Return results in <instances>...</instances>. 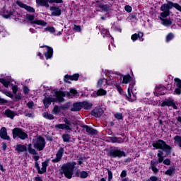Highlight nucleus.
I'll return each mask as SVG.
<instances>
[{"label": "nucleus", "mask_w": 181, "mask_h": 181, "mask_svg": "<svg viewBox=\"0 0 181 181\" xmlns=\"http://www.w3.org/2000/svg\"><path fill=\"white\" fill-rule=\"evenodd\" d=\"M54 97L52 98L49 96H45V98L43 99V103L45 107L47 108L52 103H64V98L63 97H68V98H73V97H76L78 93L76 89L71 88L69 92L65 91H55L54 93Z\"/></svg>", "instance_id": "obj_1"}, {"label": "nucleus", "mask_w": 181, "mask_h": 181, "mask_svg": "<svg viewBox=\"0 0 181 181\" xmlns=\"http://www.w3.org/2000/svg\"><path fill=\"white\" fill-rule=\"evenodd\" d=\"M76 165H77V163L74 161L64 164L61 167L60 174L64 175L65 177L67 179H71L73 177V172L76 168Z\"/></svg>", "instance_id": "obj_2"}, {"label": "nucleus", "mask_w": 181, "mask_h": 181, "mask_svg": "<svg viewBox=\"0 0 181 181\" xmlns=\"http://www.w3.org/2000/svg\"><path fill=\"white\" fill-rule=\"evenodd\" d=\"M153 148H156V149H162L167 155H170L172 148L170 146L166 144V142H165L163 140H158L156 142L153 143Z\"/></svg>", "instance_id": "obj_3"}, {"label": "nucleus", "mask_w": 181, "mask_h": 181, "mask_svg": "<svg viewBox=\"0 0 181 181\" xmlns=\"http://www.w3.org/2000/svg\"><path fill=\"white\" fill-rule=\"evenodd\" d=\"M172 8H175L177 11H179V12H181V6L179 5V4L173 3L172 1H168V4H163L160 6V11H165V13H164V15H170V9Z\"/></svg>", "instance_id": "obj_4"}, {"label": "nucleus", "mask_w": 181, "mask_h": 181, "mask_svg": "<svg viewBox=\"0 0 181 181\" xmlns=\"http://www.w3.org/2000/svg\"><path fill=\"white\" fill-rule=\"evenodd\" d=\"M33 145L37 151H43L46 146V140L42 136L35 137L33 139Z\"/></svg>", "instance_id": "obj_5"}, {"label": "nucleus", "mask_w": 181, "mask_h": 181, "mask_svg": "<svg viewBox=\"0 0 181 181\" xmlns=\"http://www.w3.org/2000/svg\"><path fill=\"white\" fill-rule=\"evenodd\" d=\"M26 19L30 21L31 25H38V26H46L47 23L43 20H35V16L31 14H26Z\"/></svg>", "instance_id": "obj_6"}, {"label": "nucleus", "mask_w": 181, "mask_h": 181, "mask_svg": "<svg viewBox=\"0 0 181 181\" xmlns=\"http://www.w3.org/2000/svg\"><path fill=\"white\" fill-rule=\"evenodd\" d=\"M20 138V139L25 140L28 139V134L22 131V129L15 128L13 129V138Z\"/></svg>", "instance_id": "obj_7"}, {"label": "nucleus", "mask_w": 181, "mask_h": 181, "mask_svg": "<svg viewBox=\"0 0 181 181\" xmlns=\"http://www.w3.org/2000/svg\"><path fill=\"white\" fill-rule=\"evenodd\" d=\"M108 155L110 158H122V156H127V153L124 151L117 148L110 150Z\"/></svg>", "instance_id": "obj_8"}, {"label": "nucleus", "mask_w": 181, "mask_h": 181, "mask_svg": "<svg viewBox=\"0 0 181 181\" xmlns=\"http://www.w3.org/2000/svg\"><path fill=\"white\" fill-rule=\"evenodd\" d=\"M163 11V12L160 13V15L159 17L161 21V25H163V26H170V25H172V23H173V22H172V20L165 18H168V16H169V15L166 16V14H165L166 11Z\"/></svg>", "instance_id": "obj_9"}, {"label": "nucleus", "mask_w": 181, "mask_h": 181, "mask_svg": "<svg viewBox=\"0 0 181 181\" xmlns=\"http://www.w3.org/2000/svg\"><path fill=\"white\" fill-rule=\"evenodd\" d=\"M64 153V148L61 147L56 153V158L52 160V163H59L62 160Z\"/></svg>", "instance_id": "obj_10"}, {"label": "nucleus", "mask_w": 181, "mask_h": 181, "mask_svg": "<svg viewBox=\"0 0 181 181\" xmlns=\"http://www.w3.org/2000/svg\"><path fill=\"white\" fill-rule=\"evenodd\" d=\"M161 107H173L174 110H177V106H176L175 100L172 98L165 99V100L161 103Z\"/></svg>", "instance_id": "obj_11"}, {"label": "nucleus", "mask_w": 181, "mask_h": 181, "mask_svg": "<svg viewBox=\"0 0 181 181\" xmlns=\"http://www.w3.org/2000/svg\"><path fill=\"white\" fill-rule=\"evenodd\" d=\"M95 7L100 9L103 12H110L111 11V7L109 5L100 3L99 1L96 2Z\"/></svg>", "instance_id": "obj_12"}, {"label": "nucleus", "mask_w": 181, "mask_h": 181, "mask_svg": "<svg viewBox=\"0 0 181 181\" xmlns=\"http://www.w3.org/2000/svg\"><path fill=\"white\" fill-rule=\"evenodd\" d=\"M16 4L18 6H20V8H23L24 9H25V11H28V12H31L33 13H35V8H33V7L28 6L23 4L22 1H17Z\"/></svg>", "instance_id": "obj_13"}, {"label": "nucleus", "mask_w": 181, "mask_h": 181, "mask_svg": "<svg viewBox=\"0 0 181 181\" xmlns=\"http://www.w3.org/2000/svg\"><path fill=\"white\" fill-rule=\"evenodd\" d=\"M104 114V110L101 107H95L92 112L91 115L97 118L101 117Z\"/></svg>", "instance_id": "obj_14"}, {"label": "nucleus", "mask_w": 181, "mask_h": 181, "mask_svg": "<svg viewBox=\"0 0 181 181\" xmlns=\"http://www.w3.org/2000/svg\"><path fill=\"white\" fill-rule=\"evenodd\" d=\"M63 121L65 124L66 131H73V126L74 125V123L69 120L67 117L64 118Z\"/></svg>", "instance_id": "obj_15"}, {"label": "nucleus", "mask_w": 181, "mask_h": 181, "mask_svg": "<svg viewBox=\"0 0 181 181\" xmlns=\"http://www.w3.org/2000/svg\"><path fill=\"white\" fill-rule=\"evenodd\" d=\"M78 77H80V74H75L72 76L65 75L64 80L65 83H70L69 80H74L75 81H77V80H78Z\"/></svg>", "instance_id": "obj_16"}, {"label": "nucleus", "mask_w": 181, "mask_h": 181, "mask_svg": "<svg viewBox=\"0 0 181 181\" xmlns=\"http://www.w3.org/2000/svg\"><path fill=\"white\" fill-rule=\"evenodd\" d=\"M174 81H175V86L177 87L175 90V94H177V95H180L181 94V80L178 78H175L174 79Z\"/></svg>", "instance_id": "obj_17"}, {"label": "nucleus", "mask_w": 181, "mask_h": 181, "mask_svg": "<svg viewBox=\"0 0 181 181\" xmlns=\"http://www.w3.org/2000/svg\"><path fill=\"white\" fill-rule=\"evenodd\" d=\"M0 138L2 139H6V141H9L11 137L8 136V132H6V127H2L0 130Z\"/></svg>", "instance_id": "obj_18"}, {"label": "nucleus", "mask_w": 181, "mask_h": 181, "mask_svg": "<svg viewBox=\"0 0 181 181\" xmlns=\"http://www.w3.org/2000/svg\"><path fill=\"white\" fill-rule=\"evenodd\" d=\"M50 11H52L53 16H60L62 15V10L59 7L51 6Z\"/></svg>", "instance_id": "obj_19"}, {"label": "nucleus", "mask_w": 181, "mask_h": 181, "mask_svg": "<svg viewBox=\"0 0 181 181\" xmlns=\"http://www.w3.org/2000/svg\"><path fill=\"white\" fill-rule=\"evenodd\" d=\"M83 129H86V132L89 134V135H95L98 132L94 129H93V127L85 125L83 126Z\"/></svg>", "instance_id": "obj_20"}, {"label": "nucleus", "mask_w": 181, "mask_h": 181, "mask_svg": "<svg viewBox=\"0 0 181 181\" xmlns=\"http://www.w3.org/2000/svg\"><path fill=\"white\" fill-rule=\"evenodd\" d=\"M45 47L47 48V52L45 53V57H46L47 60H48V59H52V56H53V48L47 46H45Z\"/></svg>", "instance_id": "obj_21"}, {"label": "nucleus", "mask_w": 181, "mask_h": 181, "mask_svg": "<svg viewBox=\"0 0 181 181\" xmlns=\"http://www.w3.org/2000/svg\"><path fill=\"white\" fill-rule=\"evenodd\" d=\"M4 115H6L8 118L13 119V117H16V115H18V113H16V112H13L9 109H7L5 110Z\"/></svg>", "instance_id": "obj_22"}, {"label": "nucleus", "mask_w": 181, "mask_h": 181, "mask_svg": "<svg viewBox=\"0 0 181 181\" xmlns=\"http://www.w3.org/2000/svg\"><path fill=\"white\" fill-rule=\"evenodd\" d=\"M82 108L83 107H82L81 102L75 103L73 104L72 107H71V111L77 112V111H80V110H81Z\"/></svg>", "instance_id": "obj_23"}, {"label": "nucleus", "mask_w": 181, "mask_h": 181, "mask_svg": "<svg viewBox=\"0 0 181 181\" xmlns=\"http://www.w3.org/2000/svg\"><path fill=\"white\" fill-rule=\"evenodd\" d=\"M16 151L21 153V152H26L28 151V148L25 145L18 144L16 147Z\"/></svg>", "instance_id": "obj_24"}, {"label": "nucleus", "mask_w": 181, "mask_h": 181, "mask_svg": "<svg viewBox=\"0 0 181 181\" xmlns=\"http://www.w3.org/2000/svg\"><path fill=\"white\" fill-rule=\"evenodd\" d=\"M49 0H36V4L40 5V6H45V8H49Z\"/></svg>", "instance_id": "obj_25"}, {"label": "nucleus", "mask_w": 181, "mask_h": 181, "mask_svg": "<svg viewBox=\"0 0 181 181\" xmlns=\"http://www.w3.org/2000/svg\"><path fill=\"white\" fill-rule=\"evenodd\" d=\"M42 168H40V170H37L38 173L40 175H43V173H46V169L47 168V162L42 163Z\"/></svg>", "instance_id": "obj_26"}, {"label": "nucleus", "mask_w": 181, "mask_h": 181, "mask_svg": "<svg viewBox=\"0 0 181 181\" xmlns=\"http://www.w3.org/2000/svg\"><path fill=\"white\" fill-rule=\"evenodd\" d=\"M27 151H28L30 155H37V151H36V149L33 148V147L32 146V144H29L27 146Z\"/></svg>", "instance_id": "obj_27"}, {"label": "nucleus", "mask_w": 181, "mask_h": 181, "mask_svg": "<svg viewBox=\"0 0 181 181\" xmlns=\"http://www.w3.org/2000/svg\"><path fill=\"white\" fill-rule=\"evenodd\" d=\"M76 176L81 177V179H87V177H88V173H87V171H82L80 174L76 173Z\"/></svg>", "instance_id": "obj_28"}, {"label": "nucleus", "mask_w": 181, "mask_h": 181, "mask_svg": "<svg viewBox=\"0 0 181 181\" xmlns=\"http://www.w3.org/2000/svg\"><path fill=\"white\" fill-rule=\"evenodd\" d=\"M0 83L3 84L4 87L8 88L9 87V85L11 84V81L6 78H0Z\"/></svg>", "instance_id": "obj_29"}, {"label": "nucleus", "mask_w": 181, "mask_h": 181, "mask_svg": "<svg viewBox=\"0 0 181 181\" xmlns=\"http://www.w3.org/2000/svg\"><path fill=\"white\" fill-rule=\"evenodd\" d=\"M110 141L113 144H115V143L122 144L124 142L122 138L121 137H110Z\"/></svg>", "instance_id": "obj_30"}, {"label": "nucleus", "mask_w": 181, "mask_h": 181, "mask_svg": "<svg viewBox=\"0 0 181 181\" xmlns=\"http://www.w3.org/2000/svg\"><path fill=\"white\" fill-rule=\"evenodd\" d=\"M82 108H85V110H90V108L93 107V105L88 101H83L81 102Z\"/></svg>", "instance_id": "obj_31"}, {"label": "nucleus", "mask_w": 181, "mask_h": 181, "mask_svg": "<svg viewBox=\"0 0 181 181\" xmlns=\"http://www.w3.org/2000/svg\"><path fill=\"white\" fill-rule=\"evenodd\" d=\"M132 80V77H131V75H126L123 77L122 83L124 84H128V83H130Z\"/></svg>", "instance_id": "obj_32"}, {"label": "nucleus", "mask_w": 181, "mask_h": 181, "mask_svg": "<svg viewBox=\"0 0 181 181\" xmlns=\"http://www.w3.org/2000/svg\"><path fill=\"white\" fill-rule=\"evenodd\" d=\"M12 15H13V12L4 11L3 12L2 16H3V18L8 19V18H11V16H12Z\"/></svg>", "instance_id": "obj_33"}, {"label": "nucleus", "mask_w": 181, "mask_h": 181, "mask_svg": "<svg viewBox=\"0 0 181 181\" xmlns=\"http://www.w3.org/2000/svg\"><path fill=\"white\" fill-rule=\"evenodd\" d=\"M62 139L64 142H70V139H71V136L69 134H64L62 135Z\"/></svg>", "instance_id": "obj_34"}, {"label": "nucleus", "mask_w": 181, "mask_h": 181, "mask_svg": "<svg viewBox=\"0 0 181 181\" xmlns=\"http://www.w3.org/2000/svg\"><path fill=\"white\" fill-rule=\"evenodd\" d=\"M44 32H49V33H54L56 32V29L54 27L47 26V28H44Z\"/></svg>", "instance_id": "obj_35"}, {"label": "nucleus", "mask_w": 181, "mask_h": 181, "mask_svg": "<svg viewBox=\"0 0 181 181\" xmlns=\"http://www.w3.org/2000/svg\"><path fill=\"white\" fill-rule=\"evenodd\" d=\"M42 116L44 118H47V119H54V116L52 114H49L48 112H44Z\"/></svg>", "instance_id": "obj_36"}, {"label": "nucleus", "mask_w": 181, "mask_h": 181, "mask_svg": "<svg viewBox=\"0 0 181 181\" xmlns=\"http://www.w3.org/2000/svg\"><path fill=\"white\" fill-rule=\"evenodd\" d=\"M173 173H175V168L173 167H170L165 172V175H168V176H172Z\"/></svg>", "instance_id": "obj_37"}, {"label": "nucleus", "mask_w": 181, "mask_h": 181, "mask_svg": "<svg viewBox=\"0 0 181 181\" xmlns=\"http://www.w3.org/2000/svg\"><path fill=\"white\" fill-rule=\"evenodd\" d=\"M96 94L98 96L105 95L107 94V90H105L103 88H100V89L98 90Z\"/></svg>", "instance_id": "obj_38"}, {"label": "nucleus", "mask_w": 181, "mask_h": 181, "mask_svg": "<svg viewBox=\"0 0 181 181\" xmlns=\"http://www.w3.org/2000/svg\"><path fill=\"white\" fill-rule=\"evenodd\" d=\"M132 88H134V83H130L127 89V91H128L127 98H131V91H132Z\"/></svg>", "instance_id": "obj_39"}, {"label": "nucleus", "mask_w": 181, "mask_h": 181, "mask_svg": "<svg viewBox=\"0 0 181 181\" xmlns=\"http://www.w3.org/2000/svg\"><path fill=\"white\" fill-rule=\"evenodd\" d=\"M175 37V35L173 33H170L165 37V40L167 42H170Z\"/></svg>", "instance_id": "obj_40"}, {"label": "nucleus", "mask_w": 181, "mask_h": 181, "mask_svg": "<svg viewBox=\"0 0 181 181\" xmlns=\"http://www.w3.org/2000/svg\"><path fill=\"white\" fill-rule=\"evenodd\" d=\"M164 90H166V88H165L164 86H162L160 85L156 86V91L157 93H162V91H163Z\"/></svg>", "instance_id": "obj_41"}, {"label": "nucleus", "mask_w": 181, "mask_h": 181, "mask_svg": "<svg viewBox=\"0 0 181 181\" xmlns=\"http://www.w3.org/2000/svg\"><path fill=\"white\" fill-rule=\"evenodd\" d=\"M174 141H175V142H177V144H179V146L181 147V136H175L174 137Z\"/></svg>", "instance_id": "obj_42"}, {"label": "nucleus", "mask_w": 181, "mask_h": 181, "mask_svg": "<svg viewBox=\"0 0 181 181\" xmlns=\"http://www.w3.org/2000/svg\"><path fill=\"white\" fill-rule=\"evenodd\" d=\"M55 128H57L58 129H65L66 130V125L64 124H56Z\"/></svg>", "instance_id": "obj_43"}, {"label": "nucleus", "mask_w": 181, "mask_h": 181, "mask_svg": "<svg viewBox=\"0 0 181 181\" xmlns=\"http://www.w3.org/2000/svg\"><path fill=\"white\" fill-rule=\"evenodd\" d=\"M102 34L103 35V37H105V36H108L110 37L111 35H110V31L107 30H103Z\"/></svg>", "instance_id": "obj_44"}, {"label": "nucleus", "mask_w": 181, "mask_h": 181, "mask_svg": "<svg viewBox=\"0 0 181 181\" xmlns=\"http://www.w3.org/2000/svg\"><path fill=\"white\" fill-rule=\"evenodd\" d=\"M115 117L117 119H123L124 117L122 116V113H116L115 114Z\"/></svg>", "instance_id": "obj_45"}, {"label": "nucleus", "mask_w": 181, "mask_h": 181, "mask_svg": "<svg viewBox=\"0 0 181 181\" xmlns=\"http://www.w3.org/2000/svg\"><path fill=\"white\" fill-rule=\"evenodd\" d=\"M60 112V107H59V106L56 105L54 106V109H53V112L54 114H59V112Z\"/></svg>", "instance_id": "obj_46"}, {"label": "nucleus", "mask_w": 181, "mask_h": 181, "mask_svg": "<svg viewBox=\"0 0 181 181\" xmlns=\"http://www.w3.org/2000/svg\"><path fill=\"white\" fill-rule=\"evenodd\" d=\"M158 166V163L156 161L151 160L150 164V169H152L153 168H156Z\"/></svg>", "instance_id": "obj_47"}, {"label": "nucleus", "mask_w": 181, "mask_h": 181, "mask_svg": "<svg viewBox=\"0 0 181 181\" xmlns=\"http://www.w3.org/2000/svg\"><path fill=\"white\" fill-rule=\"evenodd\" d=\"M49 4H63V0H49Z\"/></svg>", "instance_id": "obj_48"}, {"label": "nucleus", "mask_w": 181, "mask_h": 181, "mask_svg": "<svg viewBox=\"0 0 181 181\" xmlns=\"http://www.w3.org/2000/svg\"><path fill=\"white\" fill-rule=\"evenodd\" d=\"M78 158V164L83 165V160H86V157H77Z\"/></svg>", "instance_id": "obj_49"}, {"label": "nucleus", "mask_w": 181, "mask_h": 181, "mask_svg": "<svg viewBox=\"0 0 181 181\" xmlns=\"http://www.w3.org/2000/svg\"><path fill=\"white\" fill-rule=\"evenodd\" d=\"M3 94H5L7 97H10V98H13V95L11 92L2 91Z\"/></svg>", "instance_id": "obj_50"}, {"label": "nucleus", "mask_w": 181, "mask_h": 181, "mask_svg": "<svg viewBox=\"0 0 181 181\" xmlns=\"http://www.w3.org/2000/svg\"><path fill=\"white\" fill-rule=\"evenodd\" d=\"M107 173H108V177H107L108 180H112V172L110 170V169H107Z\"/></svg>", "instance_id": "obj_51"}, {"label": "nucleus", "mask_w": 181, "mask_h": 181, "mask_svg": "<svg viewBox=\"0 0 181 181\" xmlns=\"http://www.w3.org/2000/svg\"><path fill=\"white\" fill-rule=\"evenodd\" d=\"M124 9H125V11L128 12L129 13L130 12H132V7H131L130 6H125Z\"/></svg>", "instance_id": "obj_52"}, {"label": "nucleus", "mask_w": 181, "mask_h": 181, "mask_svg": "<svg viewBox=\"0 0 181 181\" xmlns=\"http://www.w3.org/2000/svg\"><path fill=\"white\" fill-rule=\"evenodd\" d=\"M74 30H76V32H81V27L80 25H74Z\"/></svg>", "instance_id": "obj_53"}, {"label": "nucleus", "mask_w": 181, "mask_h": 181, "mask_svg": "<svg viewBox=\"0 0 181 181\" xmlns=\"http://www.w3.org/2000/svg\"><path fill=\"white\" fill-rule=\"evenodd\" d=\"M25 116L28 117V118H33L35 117V113L25 112Z\"/></svg>", "instance_id": "obj_54"}, {"label": "nucleus", "mask_w": 181, "mask_h": 181, "mask_svg": "<svg viewBox=\"0 0 181 181\" xmlns=\"http://www.w3.org/2000/svg\"><path fill=\"white\" fill-rule=\"evenodd\" d=\"M104 80H105V78L99 79V81H98V87H101L103 86V84H104Z\"/></svg>", "instance_id": "obj_55"}, {"label": "nucleus", "mask_w": 181, "mask_h": 181, "mask_svg": "<svg viewBox=\"0 0 181 181\" xmlns=\"http://www.w3.org/2000/svg\"><path fill=\"white\" fill-rule=\"evenodd\" d=\"M33 105H35V103L33 102H28L27 103V107H28V108L30 109L33 108Z\"/></svg>", "instance_id": "obj_56"}, {"label": "nucleus", "mask_w": 181, "mask_h": 181, "mask_svg": "<svg viewBox=\"0 0 181 181\" xmlns=\"http://www.w3.org/2000/svg\"><path fill=\"white\" fill-rule=\"evenodd\" d=\"M131 39L133 40V42H135V40L138 39V34L135 33L132 35Z\"/></svg>", "instance_id": "obj_57"}, {"label": "nucleus", "mask_w": 181, "mask_h": 181, "mask_svg": "<svg viewBox=\"0 0 181 181\" xmlns=\"http://www.w3.org/2000/svg\"><path fill=\"white\" fill-rule=\"evenodd\" d=\"M12 90L13 94H16L18 93V86H15L12 87Z\"/></svg>", "instance_id": "obj_58"}, {"label": "nucleus", "mask_w": 181, "mask_h": 181, "mask_svg": "<svg viewBox=\"0 0 181 181\" xmlns=\"http://www.w3.org/2000/svg\"><path fill=\"white\" fill-rule=\"evenodd\" d=\"M23 92L25 94H29V88H28L27 86H24Z\"/></svg>", "instance_id": "obj_59"}, {"label": "nucleus", "mask_w": 181, "mask_h": 181, "mask_svg": "<svg viewBox=\"0 0 181 181\" xmlns=\"http://www.w3.org/2000/svg\"><path fill=\"white\" fill-rule=\"evenodd\" d=\"M8 101L0 96V104H6Z\"/></svg>", "instance_id": "obj_60"}, {"label": "nucleus", "mask_w": 181, "mask_h": 181, "mask_svg": "<svg viewBox=\"0 0 181 181\" xmlns=\"http://www.w3.org/2000/svg\"><path fill=\"white\" fill-rule=\"evenodd\" d=\"M163 163H164V165H170V160L168 159V158H167V159H165V160L163 161Z\"/></svg>", "instance_id": "obj_61"}, {"label": "nucleus", "mask_w": 181, "mask_h": 181, "mask_svg": "<svg viewBox=\"0 0 181 181\" xmlns=\"http://www.w3.org/2000/svg\"><path fill=\"white\" fill-rule=\"evenodd\" d=\"M120 176H121V177H127V171L122 170Z\"/></svg>", "instance_id": "obj_62"}, {"label": "nucleus", "mask_w": 181, "mask_h": 181, "mask_svg": "<svg viewBox=\"0 0 181 181\" xmlns=\"http://www.w3.org/2000/svg\"><path fill=\"white\" fill-rule=\"evenodd\" d=\"M150 180L151 181H158V177L153 176L150 177Z\"/></svg>", "instance_id": "obj_63"}, {"label": "nucleus", "mask_w": 181, "mask_h": 181, "mask_svg": "<svg viewBox=\"0 0 181 181\" xmlns=\"http://www.w3.org/2000/svg\"><path fill=\"white\" fill-rule=\"evenodd\" d=\"M35 181H43V180H42V177H36L35 178Z\"/></svg>", "instance_id": "obj_64"}]
</instances>
